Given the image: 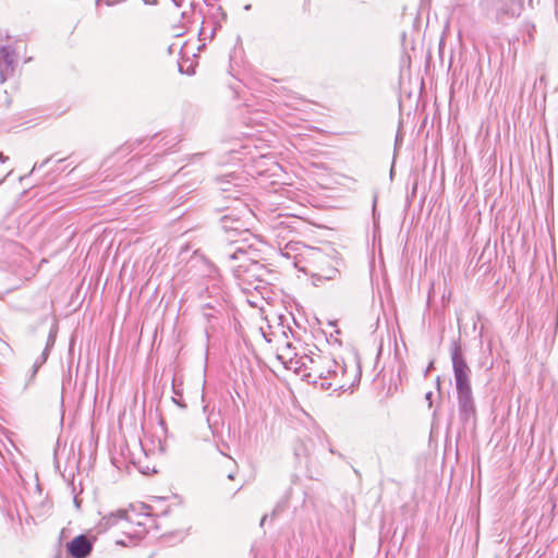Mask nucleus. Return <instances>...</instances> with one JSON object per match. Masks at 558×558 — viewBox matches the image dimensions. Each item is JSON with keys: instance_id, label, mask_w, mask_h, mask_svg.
I'll return each mask as SVG.
<instances>
[{"instance_id": "11", "label": "nucleus", "mask_w": 558, "mask_h": 558, "mask_svg": "<svg viewBox=\"0 0 558 558\" xmlns=\"http://www.w3.org/2000/svg\"><path fill=\"white\" fill-rule=\"evenodd\" d=\"M222 307L221 303L218 300H215L214 302L205 304L203 310V316L210 322L211 318H216L217 314L220 313V308Z\"/></svg>"}, {"instance_id": "3", "label": "nucleus", "mask_w": 558, "mask_h": 558, "mask_svg": "<svg viewBox=\"0 0 558 558\" xmlns=\"http://www.w3.org/2000/svg\"><path fill=\"white\" fill-rule=\"evenodd\" d=\"M451 362L457 390L459 418L468 423L476 416V405L471 387V368L469 367L461 347L454 342L451 349Z\"/></svg>"}, {"instance_id": "12", "label": "nucleus", "mask_w": 558, "mask_h": 558, "mask_svg": "<svg viewBox=\"0 0 558 558\" xmlns=\"http://www.w3.org/2000/svg\"><path fill=\"white\" fill-rule=\"evenodd\" d=\"M519 5H515L514 3L511 4H505L498 9L497 12V19L502 21V15H508L510 17H514L519 15Z\"/></svg>"}, {"instance_id": "10", "label": "nucleus", "mask_w": 558, "mask_h": 558, "mask_svg": "<svg viewBox=\"0 0 558 558\" xmlns=\"http://www.w3.org/2000/svg\"><path fill=\"white\" fill-rule=\"evenodd\" d=\"M128 520V512L123 509H119L116 512H110L107 515H104L101 519V525L105 529H109L110 526L118 523L119 520Z\"/></svg>"}, {"instance_id": "14", "label": "nucleus", "mask_w": 558, "mask_h": 558, "mask_svg": "<svg viewBox=\"0 0 558 558\" xmlns=\"http://www.w3.org/2000/svg\"><path fill=\"white\" fill-rule=\"evenodd\" d=\"M48 355H49V351L47 349H45L43 351L40 357H38L34 364L35 372L38 369V367H40L47 361Z\"/></svg>"}, {"instance_id": "4", "label": "nucleus", "mask_w": 558, "mask_h": 558, "mask_svg": "<svg viewBox=\"0 0 558 558\" xmlns=\"http://www.w3.org/2000/svg\"><path fill=\"white\" fill-rule=\"evenodd\" d=\"M301 367L307 369L306 377L313 378L314 384H318L323 389H329L333 386L331 379L338 377V371L342 367L330 356L314 354L312 356L304 355L296 361ZM336 387H341L339 383L335 384Z\"/></svg>"}, {"instance_id": "16", "label": "nucleus", "mask_w": 558, "mask_h": 558, "mask_svg": "<svg viewBox=\"0 0 558 558\" xmlns=\"http://www.w3.org/2000/svg\"><path fill=\"white\" fill-rule=\"evenodd\" d=\"M206 421H207V424H208L209 428L214 430L215 429V423L211 420V414H207Z\"/></svg>"}, {"instance_id": "21", "label": "nucleus", "mask_w": 558, "mask_h": 558, "mask_svg": "<svg viewBox=\"0 0 558 558\" xmlns=\"http://www.w3.org/2000/svg\"><path fill=\"white\" fill-rule=\"evenodd\" d=\"M483 330H484V327H483V326H481L480 331H478V336H480V338H482V336H483Z\"/></svg>"}, {"instance_id": "18", "label": "nucleus", "mask_w": 558, "mask_h": 558, "mask_svg": "<svg viewBox=\"0 0 558 558\" xmlns=\"http://www.w3.org/2000/svg\"><path fill=\"white\" fill-rule=\"evenodd\" d=\"M401 142H402V137H401V136H399V134H397V136H396V147H397V146L399 145V143H401Z\"/></svg>"}, {"instance_id": "26", "label": "nucleus", "mask_w": 558, "mask_h": 558, "mask_svg": "<svg viewBox=\"0 0 558 558\" xmlns=\"http://www.w3.org/2000/svg\"><path fill=\"white\" fill-rule=\"evenodd\" d=\"M74 502H75V505L78 507V501H77V499H76V498L74 499Z\"/></svg>"}, {"instance_id": "15", "label": "nucleus", "mask_w": 558, "mask_h": 558, "mask_svg": "<svg viewBox=\"0 0 558 558\" xmlns=\"http://www.w3.org/2000/svg\"><path fill=\"white\" fill-rule=\"evenodd\" d=\"M134 143H128L124 146L120 147L118 150V154H123L125 150H129L130 148L133 150Z\"/></svg>"}, {"instance_id": "6", "label": "nucleus", "mask_w": 558, "mask_h": 558, "mask_svg": "<svg viewBox=\"0 0 558 558\" xmlns=\"http://www.w3.org/2000/svg\"><path fill=\"white\" fill-rule=\"evenodd\" d=\"M17 65L16 49L10 44H0V81L11 77Z\"/></svg>"}, {"instance_id": "25", "label": "nucleus", "mask_w": 558, "mask_h": 558, "mask_svg": "<svg viewBox=\"0 0 558 558\" xmlns=\"http://www.w3.org/2000/svg\"><path fill=\"white\" fill-rule=\"evenodd\" d=\"M476 328H477V325H476V323H474L473 329L476 330Z\"/></svg>"}, {"instance_id": "17", "label": "nucleus", "mask_w": 558, "mask_h": 558, "mask_svg": "<svg viewBox=\"0 0 558 558\" xmlns=\"http://www.w3.org/2000/svg\"><path fill=\"white\" fill-rule=\"evenodd\" d=\"M432 397H433V392H432V391H428V392L425 395L426 400H428V401H429V407L432 405Z\"/></svg>"}, {"instance_id": "27", "label": "nucleus", "mask_w": 558, "mask_h": 558, "mask_svg": "<svg viewBox=\"0 0 558 558\" xmlns=\"http://www.w3.org/2000/svg\"><path fill=\"white\" fill-rule=\"evenodd\" d=\"M265 520H266V517H263L260 524H263Z\"/></svg>"}, {"instance_id": "1", "label": "nucleus", "mask_w": 558, "mask_h": 558, "mask_svg": "<svg viewBox=\"0 0 558 558\" xmlns=\"http://www.w3.org/2000/svg\"><path fill=\"white\" fill-rule=\"evenodd\" d=\"M220 260L228 264L232 269L242 289H258L264 281L267 269L264 264L256 259L257 250L253 244H241L235 247H221Z\"/></svg>"}, {"instance_id": "28", "label": "nucleus", "mask_w": 558, "mask_h": 558, "mask_svg": "<svg viewBox=\"0 0 558 558\" xmlns=\"http://www.w3.org/2000/svg\"><path fill=\"white\" fill-rule=\"evenodd\" d=\"M145 3H149V0H143Z\"/></svg>"}, {"instance_id": "8", "label": "nucleus", "mask_w": 558, "mask_h": 558, "mask_svg": "<svg viewBox=\"0 0 558 558\" xmlns=\"http://www.w3.org/2000/svg\"><path fill=\"white\" fill-rule=\"evenodd\" d=\"M66 549L72 558H86L93 550V542L88 536L81 534L68 543Z\"/></svg>"}, {"instance_id": "19", "label": "nucleus", "mask_w": 558, "mask_h": 558, "mask_svg": "<svg viewBox=\"0 0 558 558\" xmlns=\"http://www.w3.org/2000/svg\"><path fill=\"white\" fill-rule=\"evenodd\" d=\"M8 159L2 153H0V162H4Z\"/></svg>"}, {"instance_id": "13", "label": "nucleus", "mask_w": 558, "mask_h": 558, "mask_svg": "<svg viewBox=\"0 0 558 558\" xmlns=\"http://www.w3.org/2000/svg\"><path fill=\"white\" fill-rule=\"evenodd\" d=\"M57 337V326H52L47 338L46 348L48 351L54 345Z\"/></svg>"}, {"instance_id": "22", "label": "nucleus", "mask_w": 558, "mask_h": 558, "mask_svg": "<svg viewBox=\"0 0 558 558\" xmlns=\"http://www.w3.org/2000/svg\"><path fill=\"white\" fill-rule=\"evenodd\" d=\"M203 411H204L205 413H207V412H208V405H207V404H205V405L203 407Z\"/></svg>"}, {"instance_id": "2", "label": "nucleus", "mask_w": 558, "mask_h": 558, "mask_svg": "<svg viewBox=\"0 0 558 558\" xmlns=\"http://www.w3.org/2000/svg\"><path fill=\"white\" fill-rule=\"evenodd\" d=\"M231 181L227 179L221 180V192L225 194L226 198H233L235 202H239L240 207H236V214L234 210H228L220 218L221 229L225 232V240L227 244L223 247H235L241 244H252L251 240H253V235L247 228L246 220L252 215L251 209L247 204L240 201V190L232 191Z\"/></svg>"}, {"instance_id": "24", "label": "nucleus", "mask_w": 558, "mask_h": 558, "mask_svg": "<svg viewBox=\"0 0 558 558\" xmlns=\"http://www.w3.org/2000/svg\"><path fill=\"white\" fill-rule=\"evenodd\" d=\"M244 9H245V10H250V9H251V4L245 5V8H244Z\"/></svg>"}, {"instance_id": "7", "label": "nucleus", "mask_w": 558, "mask_h": 558, "mask_svg": "<svg viewBox=\"0 0 558 558\" xmlns=\"http://www.w3.org/2000/svg\"><path fill=\"white\" fill-rule=\"evenodd\" d=\"M337 264V260L326 254V260L322 262V264H315L313 269H308L314 283L316 284L317 281L335 280L340 275Z\"/></svg>"}, {"instance_id": "20", "label": "nucleus", "mask_w": 558, "mask_h": 558, "mask_svg": "<svg viewBox=\"0 0 558 558\" xmlns=\"http://www.w3.org/2000/svg\"><path fill=\"white\" fill-rule=\"evenodd\" d=\"M49 161H50V158H47L46 160H44V161L39 165V168H43V167H44V166H46Z\"/></svg>"}, {"instance_id": "9", "label": "nucleus", "mask_w": 558, "mask_h": 558, "mask_svg": "<svg viewBox=\"0 0 558 558\" xmlns=\"http://www.w3.org/2000/svg\"><path fill=\"white\" fill-rule=\"evenodd\" d=\"M278 359L283 363L287 361L292 362L293 357L296 356L295 348L290 341H284L281 345L278 347Z\"/></svg>"}, {"instance_id": "29", "label": "nucleus", "mask_w": 558, "mask_h": 558, "mask_svg": "<svg viewBox=\"0 0 558 558\" xmlns=\"http://www.w3.org/2000/svg\"><path fill=\"white\" fill-rule=\"evenodd\" d=\"M556 90H558V87H557V89H556Z\"/></svg>"}, {"instance_id": "23", "label": "nucleus", "mask_w": 558, "mask_h": 558, "mask_svg": "<svg viewBox=\"0 0 558 558\" xmlns=\"http://www.w3.org/2000/svg\"><path fill=\"white\" fill-rule=\"evenodd\" d=\"M433 367V363H430L427 368H426V373Z\"/></svg>"}, {"instance_id": "5", "label": "nucleus", "mask_w": 558, "mask_h": 558, "mask_svg": "<svg viewBox=\"0 0 558 558\" xmlns=\"http://www.w3.org/2000/svg\"><path fill=\"white\" fill-rule=\"evenodd\" d=\"M281 255L290 259L293 266L310 276V270L315 264L326 260V253L318 247L307 246L302 242H288L280 248Z\"/></svg>"}]
</instances>
